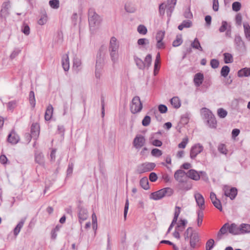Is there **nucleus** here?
Returning <instances> with one entry per match:
<instances>
[{
  "mask_svg": "<svg viewBox=\"0 0 250 250\" xmlns=\"http://www.w3.org/2000/svg\"><path fill=\"white\" fill-rule=\"evenodd\" d=\"M204 75L201 73L196 74L194 78V83L196 86H199L203 83Z\"/></svg>",
  "mask_w": 250,
  "mask_h": 250,
  "instance_id": "obj_23",
  "label": "nucleus"
},
{
  "mask_svg": "<svg viewBox=\"0 0 250 250\" xmlns=\"http://www.w3.org/2000/svg\"><path fill=\"white\" fill-rule=\"evenodd\" d=\"M139 45L145 46L149 43V40L146 38L140 39L137 41Z\"/></svg>",
  "mask_w": 250,
  "mask_h": 250,
  "instance_id": "obj_55",
  "label": "nucleus"
},
{
  "mask_svg": "<svg viewBox=\"0 0 250 250\" xmlns=\"http://www.w3.org/2000/svg\"><path fill=\"white\" fill-rule=\"evenodd\" d=\"M224 194L226 196L229 197L231 200H233L237 194V189L235 188H230L228 186H224L223 188Z\"/></svg>",
  "mask_w": 250,
  "mask_h": 250,
  "instance_id": "obj_7",
  "label": "nucleus"
},
{
  "mask_svg": "<svg viewBox=\"0 0 250 250\" xmlns=\"http://www.w3.org/2000/svg\"><path fill=\"white\" fill-rule=\"evenodd\" d=\"M176 3V0H167V3L165 4L167 14L168 17L171 16Z\"/></svg>",
  "mask_w": 250,
  "mask_h": 250,
  "instance_id": "obj_13",
  "label": "nucleus"
},
{
  "mask_svg": "<svg viewBox=\"0 0 250 250\" xmlns=\"http://www.w3.org/2000/svg\"><path fill=\"white\" fill-rule=\"evenodd\" d=\"M186 176H187V173L182 169L176 170L174 175L175 179L179 183L185 182L184 178Z\"/></svg>",
  "mask_w": 250,
  "mask_h": 250,
  "instance_id": "obj_15",
  "label": "nucleus"
},
{
  "mask_svg": "<svg viewBox=\"0 0 250 250\" xmlns=\"http://www.w3.org/2000/svg\"><path fill=\"white\" fill-rule=\"evenodd\" d=\"M192 25V23L191 21L189 20H185L183 21L182 23L178 26V28L180 30H182L184 28L190 27Z\"/></svg>",
  "mask_w": 250,
  "mask_h": 250,
  "instance_id": "obj_30",
  "label": "nucleus"
},
{
  "mask_svg": "<svg viewBox=\"0 0 250 250\" xmlns=\"http://www.w3.org/2000/svg\"><path fill=\"white\" fill-rule=\"evenodd\" d=\"M234 43L236 45V49L240 51H246V47L245 46V43L240 36H235L234 39Z\"/></svg>",
  "mask_w": 250,
  "mask_h": 250,
  "instance_id": "obj_8",
  "label": "nucleus"
},
{
  "mask_svg": "<svg viewBox=\"0 0 250 250\" xmlns=\"http://www.w3.org/2000/svg\"><path fill=\"white\" fill-rule=\"evenodd\" d=\"M159 111L161 113H165L167 111V108L166 105L164 104H160L158 106Z\"/></svg>",
  "mask_w": 250,
  "mask_h": 250,
  "instance_id": "obj_64",
  "label": "nucleus"
},
{
  "mask_svg": "<svg viewBox=\"0 0 250 250\" xmlns=\"http://www.w3.org/2000/svg\"><path fill=\"white\" fill-rule=\"evenodd\" d=\"M125 9L128 13H134L136 11V8L134 5L131 3L128 2L125 4Z\"/></svg>",
  "mask_w": 250,
  "mask_h": 250,
  "instance_id": "obj_36",
  "label": "nucleus"
},
{
  "mask_svg": "<svg viewBox=\"0 0 250 250\" xmlns=\"http://www.w3.org/2000/svg\"><path fill=\"white\" fill-rule=\"evenodd\" d=\"M143 108V104L139 96L134 97L132 100L130 111L133 114L140 112Z\"/></svg>",
  "mask_w": 250,
  "mask_h": 250,
  "instance_id": "obj_4",
  "label": "nucleus"
},
{
  "mask_svg": "<svg viewBox=\"0 0 250 250\" xmlns=\"http://www.w3.org/2000/svg\"><path fill=\"white\" fill-rule=\"evenodd\" d=\"M35 161L41 165L43 166L44 164V157L42 153L36 155Z\"/></svg>",
  "mask_w": 250,
  "mask_h": 250,
  "instance_id": "obj_40",
  "label": "nucleus"
},
{
  "mask_svg": "<svg viewBox=\"0 0 250 250\" xmlns=\"http://www.w3.org/2000/svg\"><path fill=\"white\" fill-rule=\"evenodd\" d=\"M154 163L146 162L137 166V172L138 173H143L152 170L155 167Z\"/></svg>",
  "mask_w": 250,
  "mask_h": 250,
  "instance_id": "obj_6",
  "label": "nucleus"
},
{
  "mask_svg": "<svg viewBox=\"0 0 250 250\" xmlns=\"http://www.w3.org/2000/svg\"><path fill=\"white\" fill-rule=\"evenodd\" d=\"M150 117L148 115H146L144 117L142 121V125L144 126H147L150 124Z\"/></svg>",
  "mask_w": 250,
  "mask_h": 250,
  "instance_id": "obj_57",
  "label": "nucleus"
},
{
  "mask_svg": "<svg viewBox=\"0 0 250 250\" xmlns=\"http://www.w3.org/2000/svg\"><path fill=\"white\" fill-rule=\"evenodd\" d=\"M203 150V146L199 144L193 146L190 150V157L191 159H194L196 156Z\"/></svg>",
  "mask_w": 250,
  "mask_h": 250,
  "instance_id": "obj_10",
  "label": "nucleus"
},
{
  "mask_svg": "<svg viewBox=\"0 0 250 250\" xmlns=\"http://www.w3.org/2000/svg\"><path fill=\"white\" fill-rule=\"evenodd\" d=\"M137 31L140 34L146 35L147 33V30L145 25L141 24L138 26Z\"/></svg>",
  "mask_w": 250,
  "mask_h": 250,
  "instance_id": "obj_47",
  "label": "nucleus"
},
{
  "mask_svg": "<svg viewBox=\"0 0 250 250\" xmlns=\"http://www.w3.org/2000/svg\"><path fill=\"white\" fill-rule=\"evenodd\" d=\"M29 100L31 105L34 107L36 104V101L35 98V94L33 91H31L29 93Z\"/></svg>",
  "mask_w": 250,
  "mask_h": 250,
  "instance_id": "obj_43",
  "label": "nucleus"
},
{
  "mask_svg": "<svg viewBox=\"0 0 250 250\" xmlns=\"http://www.w3.org/2000/svg\"><path fill=\"white\" fill-rule=\"evenodd\" d=\"M62 65L65 71H68L69 69V59L68 53L62 56Z\"/></svg>",
  "mask_w": 250,
  "mask_h": 250,
  "instance_id": "obj_19",
  "label": "nucleus"
},
{
  "mask_svg": "<svg viewBox=\"0 0 250 250\" xmlns=\"http://www.w3.org/2000/svg\"><path fill=\"white\" fill-rule=\"evenodd\" d=\"M25 220V218L22 219L14 229V234L15 236H17L20 232L21 229L22 228L24 225Z\"/></svg>",
  "mask_w": 250,
  "mask_h": 250,
  "instance_id": "obj_33",
  "label": "nucleus"
},
{
  "mask_svg": "<svg viewBox=\"0 0 250 250\" xmlns=\"http://www.w3.org/2000/svg\"><path fill=\"white\" fill-rule=\"evenodd\" d=\"M210 65L212 67V68L215 69L218 67L219 65V61L216 59H212L210 61Z\"/></svg>",
  "mask_w": 250,
  "mask_h": 250,
  "instance_id": "obj_62",
  "label": "nucleus"
},
{
  "mask_svg": "<svg viewBox=\"0 0 250 250\" xmlns=\"http://www.w3.org/2000/svg\"><path fill=\"white\" fill-rule=\"evenodd\" d=\"M202 210H203L199 209L197 211V215H198L197 219V225L198 227H200L201 225L202 221H203L204 214H203Z\"/></svg>",
  "mask_w": 250,
  "mask_h": 250,
  "instance_id": "obj_38",
  "label": "nucleus"
},
{
  "mask_svg": "<svg viewBox=\"0 0 250 250\" xmlns=\"http://www.w3.org/2000/svg\"><path fill=\"white\" fill-rule=\"evenodd\" d=\"M214 244V241L213 239H209L206 243V250H211Z\"/></svg>",
  "mask_w": 250,
  "mask_h": 250,
  "instance_id": "obj_52",
  "label": "nucleus"
},
{
  "mask_svg": "<svg viewBox=\"0 0 250 250\" xmlns=\"http://www.w3.org/2000/svg\"><path fill=\"white\" fill-rule=\"evenodd\" d=\"M21 31L25 35H28L30 34V28L29 26L27 24L24 23L22 27Z\"/></svg>",
  "mask_w": 250,
  "mask_h": 250,
  "instance_id": "obj_58",
  "label": "nucleus"
},
{
  "mask_svg": "<svg viewBox=\"0 0 250 250\" xmlns=\"http://www.w3.org/2000/svg\"><path fill=\"white\" fill-rule=\"evenodd\" d=\"M173 193V190L170 188H162L156 192L151 193L150 198L154 200H158L165 196H170Z\"/></svg>",
  "mask_w": 250,
  "mask_h": 250,
  "instance_id": "obj_3",
  "label": "nucleus"
},
{
  "mask_svg": "<svg viewBox=\"0 0 250 250\" xmlns=\"http://www.w3.org/2000/svg\"><path fill=\"white\" fill-rule=\"evenodd\" d=\"M240 230L242 233L250 232V225L242 224L240 225Z\"/></svg>",
  "mask_w": 250,
  "mask_h": 250,
  "instance_id": "obj_41",
  "label": "nucleus"
},
{
  "mask_svg": "<svg viewBox=\"0 0 250 250\" xmlns=\"http://www.w3.org/2000/svg\"><path fill=\"white\" fill-rule=\"evenodd\" d=\"M188 142V137H185L183 139L182 141L179 143L178 146L179 148H184L186 147L187 145Z\"/></svg>",
  "mask_w": 250,
  "mask_h": 250,
  "instance_id": "obj_53",
  "label": "nucleus"
},
{
  "mask_svg": "<svg viewBox=\"0 0 250 250\" xmlns=\"http://www.w3.org/2000/svg\"><path fill=\"white\" fill-rule=\"evenodd\" d=\"M217 114L220 118H224L227 116L228 112L223 108H220L217 110Z\"/></svg>",
  "mask_w": 250,
  "mask_h": 250,
  "instance_id": "obj_48",
  "label": "nucleus"
},
{
  "mask_svg": "<svg viewBox=\"0 0 250 250\" xmlns=\"http://www.w3.org/2000/svg\"><path fill=\"white\" fill-rule=\"evenodd\" d=\"M53 112V107L51 104H49L47 107L44 119L46 121H49L51 119Z\"/></svg>",
  "mask_w": 250,
  "mask_h": 250,
  "instance_id": "obj_25",
  "label": "nucleus"
},
{
  "mask_svg": "<svg viewBox=\"0 0 250 250\" xmlns=\"http://www.w3.org/2000/svg\"><path fill=\"white\" fill-rule=\"evenodd\" d=\"M191 46L192 48L198 49L201 51H203V48L201 47L200 42L197 38H195L194 41L191 43Z\"/></svg>",
  "mask_w": 250,
  "mask_h": 250,
  "instance_id": "obj_37",
  "label": "nucleus"
},
{
  "mask_svg": "<svg viewBox=\"0 0 250 250\" xmlns=\"http://www.w3.org/2000/svg\"><path fill=\"white\" fill-rule=\"evenodd\" d=\"M49 5L53 9H58L60 6L59 0H51L49 2Z\"/></svg>",
  "mask_w": 250,
  "mask_h": 250,
  "instance_id": "obj_46",
  "label": "nucleus"
},
{
  "mask_svg": "<svg viewBox=\"0 0 250 250\" xmlns=\"http://www.w3.org/2000/svg\"><path fill=\"white\" fill-rule=\"evenodd\" d=\"M25 220V218L22 219L14 229V234L15 236H17L20 232L21 229L22 228L24 225Z\"/></svg>",
  "mask_w": 250,
  "mask_h": 250,
  "instance_id": "obj_32",
  "label": "nucleus"
},
{
  "mask_svg": "<svg viewBox=\"0 0 250 250\" xmlns=\"http://www.w3.org/2000/svg\"><path fill=\"white\" fill-rule=\"evenodd\" d=\"M25 220V218L22 219L14 229V234L15 236H17L20 232L21 229L22 228L24 225Z\"/></svg>",
  "mask_w": 250,
  "mask_h": 250,
  "instance_id": "obj_31",
  "label": "nucleus"
},
{
  "mask_svg": "<svg viewBox=\"0 0 250 250\" xmlns=\"http://www.w3.org/2000/svg\"><path fill=\"white\" fill-rule=\"evenodd\" d=\"M10 1H6L3 2L2 6V9L0 13V18L1 19H5L8 15V9L10 8Z\"/></svg>",
  "mask_w": 250,
  "mask_h": 250,
  "instance_id": "obj_16",
  "label": "nucleus"
},
{
  "mask_svg": "<svg viewBox=\"0 0 250 250\" xmlns=\"http://www.w3.org/2000/svg\"><path fill=\"white\" fill-rule=\"evenodd\" d=\"M229 231L233 235H237L240 233V228H238L235 224H231L228 228Z\"/></svg>",
  "mask_w": 250,
  "mask_h": 250,
  "instance_id": "obj_26",
  "label": "nucleus"
},
{
  "mask_svg": "<svg viewBox=\"0 0 250 250\" xmlns=\"http://www.w3.org/2000/svg\"><path fill=\"white\" fill-rule=\"evenodd\" d=\"M82 62L80 59L75 57L73 62V69L77 73L81 70Z\"/></svg>",
  "mask_w": 250,
  "mask_h": 250,
  "instance_id": "obj_21",
  "label": "nucleus"
},
{
  "mask_svg": "<svg viewBox=\"0 0 250 250\" xmlns=\"http://www.w3.org/2000/svg\"><path fill=\"white\" fill-rule=\"evenodd\" d=\"M102 47L99 49L97 54L96 66L99 68H103L104 64V55L102 53Z\"/></svg>",
  "mask_w": 250,
  "mask_h": 250,
  "instance_id": "obj_12",
  "label": "nucleus"
},
{
  "mask_svg": "<svg viewBox=\"0 0 250 250\" xmlns=\"http://www.w3.org/2000/svg\"><path fill=\"white\" fill-rule=\"evenodd\" d=\"M17 106V103L15 101L9 102L7 104V108L8 110H13Z\"/></svg>",
  "mask_w": 250,
  "mask_h": 250,
  "instance_id": "obj_61",
  "label": "nucleus"
},
{
  "mask_svg": "<svg viewBox=\"0 0 250 250\" xmlns=\"http://www.w3.org/2000/svg\"><path fill=\"white\" fill-rule=\"evenodd\" d=\"M151 153L153 156L156 157H159L163 154L162 151L158 148H153L151 150Z\"/></svg>",
  "mask_w": 250,
  "mask_h": 250,
  "instance_id": "obj_51",
  "label": "nucleus"
},
{
  "mask_svg": "<svg viewBox=\"0 0 250 250\" xmlns=\"http://www.w3.org/2000/svg\"><path fill=\"white\" fill-rule=\"evenodd\" d=\"M88 18L90 29L99 28L103 21L102 17L98 15L95 10L92 8L88 10Z\"/></svg>",
  "mask_w": 250,
  "mask_h": 250,
  "instance_id": "obj_1",
  "label": "nucleus"
},
{
  "mask_svg": "<svg viewBox=\"0 0 250 250\" xmlns=\"http://www.w3.org/2000/svg\"><path fill=\"white\" fill-rule=\"evenodd\" d=\"M119 48V43L117 39L115 37H111L109 42L108 51L111 60L113 63L116 62L118 60Z\"/></svg>",
  "mask_w": 250,
  "mask_h": 250,
  "instance_id": "obj_2",
  "label": "nucleus"
},
{
  "mask_svg": "<svg viewBox=\"0 0 250 250\" xmlns=\"http://www.w3.org/2000/svg\"><path fill=\"white\" fill-rule=\"evenodd\" d=\"M218 151L224 154H226L227 153V149L226 147V146L224 144H220L219 145L218 147Z\"/></svg>",
  "mask_w": 250,
  "mask_h": 250,
  "instance_id": "obj_60",
  "label": "nucleus"
},
{
  "mask_svg": "<svg viewBox=\"0 0 250 250\" xmlns=\"http://www.w3.org/2000/svg\"><path fill=\"white\" fill-rule=\"evenodd\" d=\"M194 197L200 209L203 210L205 208V200L203 196L200 193L196 192L194 194Z\"/></svg>",
  "mask_w": 250,
  "mask_h": 250,
  "instance_id": "obj_14",
  "label": "nucleus"
},
{
  "mask_svg": "<svg viewBox=\"0 0 250 250\" xmlns=\"http://www.w3.org/2000/svg\"><path fill=\"white\" fill-rule=\"evenodd\" d=\"M170 104L175 108H179L181 105V101L178 97H174L170 100Z\"/></svg>",
  "mask_w": 250,
  "mask_h": 250,
  "instance_id": "obj_28",
  "label": "nucleus"
},
{
  "mask_svg": "<svg viewBox=\"0 0 250 250\" xmlns=\"http://www.w3.org/2000/svg\"><path fill=\"white\" fill-rule=\"evenodd\" d=\"M47 21V17L46 14L42 15L41 18L39 20L38 23L39 24L42 25L46 23Z\"/></svg>",
  "mask_w": 250,
  "mask_h": 250,
  "instance_id": "obj_49",
  "label": "nucleus"
},
{
  "mask_svg": "<svg viewBox=\"0 0 250 250\" xmlns=\"http://www.w3.org/2000/svg\"><path fill=\"white\" fill-rule=\"evenodd\" d=\"M128 208H129V201H128V198H126L125 200V208H124V217L125 220H126V215H127V211L128 210Z\"/></svg>",
  "mask_w": 250,
  "mask_h": 250,
  "instance_id": "obj_59",
  "label": "nucleus"
},
{
  "mask_svg": "<svg viewBox=\"0 0 250 250\" xmlns=\"http://www.w3.org/2000/svg\"><path fill=\"white\" fill-rule=\"evenodd\" d=\"M244 33L246 38L250 41V26L248 23L243 24Z\"/></svg>",
  "mask_w": 250,
  "mask_h": 250,
  "instance_id": "obj_35",
  "label": "nucleus"
},
{
  "mask_svg": "<svg viewBox=\"0 0 250 250\" xmlns=\"http://www.w3.org/2000/svg\"><path fill=\"white\" fill-rule=\"evenodd\" d=\"M223 55L224 56V62L226 63H231L233 62V57L231 54L225 53Z\"/></svg>",
  "mask_w": 250,
  "mask_h": 250,
  "instance_id": "obj_42",
  "label": "nucleus"
},
{
  "mask_svg": "<svg viewBox=\"0 0 250 250\" xmlns=\"http://www.w3.org/2000/svg\"><path fill=\"white\" fill-rule=\"evenodd\" d=\"M214 206L219 209L220 211H222V206L220 201L218 199L216 201L213 202L212 203Z\"/></svg>",
  "mask_w": 250,
  "mask_h": 250,
  "instance_id": "obj_63",
  "label": "nucleus"
},
{
  "mask_svg": "<svg viewBox=\"0 0 250 250\" xmlns=\"http://www.w3.org/2000/svg\"><path fill=\"white\" fill-rule=\"evenodd\" d=\"M187 176L195 181H198L200 179L199 173L194 169L189 170L187 173Z\"/></svg>",
  "mask_w": 250,
  "mask_h": 250,
  "instance_id": "obj_20",
  "label": "nucleus"
},
{
  "mask_svg": "<svg viewBox=\"0 0 250 250\" xmlns=\"http://www.w3.org/2000/svg\"><path fill=\"white\" fill-rule=\"evenodd\" d=\"M140 185L145 190H147L149 189V182L146 177H144L140 180Z\"/></svg>",
  "mask_w": 250,
  "mask_h": 250,
  "instance_id": "obj_29",
  "label": "nucleus"
},
{
  "mask_svg": "<svg viewBox=\"0 0 250 250\" xmlns=\"http://www.w3.org/2000/svg\"><path fill=\"white\" fill-rule=\"evenodd\" d=\"M189 238L190 247L192 248H194L196 243L199 241V240L198 234L197 232H194L193 233L191 234Z\"/></svg>",
  "mask_w": 250,
  "mask_h": 250,
  "instance_id": "obj_22",
  "label": "nucleus"
},
{
  "mask_svg": "<svg viewBox=\"0 0 250 250\" xmlns=\"http://www.w3.org/2000/svg\"><path fill=\"white\" fill-rule=\"evenodd\" d=\"M238 76L239 77L250 76V68L245 67L239 70Z\"/></svg>",
  "mask_w": 250,
  "mask_h": 250,
  "instance_id": "obj_27",
  "label": "nucleus"
},
{
  "mask_svg": "<svg viewBox=\"0 0 250 250\" xmlns=\"http://www.w3.org/2000/svg\"><path fill=\"white\" fill-rule=\"evenodd\" d=\"M183 42L181 35H177L176 39L173 42L172 45L174 47H177L180 45Z\"/></svg>",
  "mask_w": 250,
  "mask_h": 250,
  "instance_id": "obj_39",
  "label": "nucleus"
},
{
  "mask_svg": "<svg viewBox=\"0 0 250 250\" xmlns=\"http://www.w3.org/2000/svg\"><path fill=\"white\" fill-rule=\"evenodd\" d=\"M230 71L229 67L227 65L224 66L221 70V76L224 77H226Z\"/></svg>",
  "mask_w": 250,
  "mask_h": 250,
  "instance_id": "obj_45",
  "label": "nucleus"
},
{
  "mask_svg": "<svg viewBox=\"0 0 250 250\" xmlns=\"http://www.w3.org/2000/svg\"><path fill=\"white\" fill-rule=\"evenodd\" d=\"M203 109L206 110L205 113H204V116L209 127L213 128H216L217 125V121L214 115L210 110L207 109V108H203Z\"/></svg>",
  "mask_w": 250,
  "mask_h": 250,
  "instance_id": "obj_5",
  "label": "nucleus"
},
{
  "mask_svg": "<svg viewBox=\"0 0 250 250\" xmlns=\"http://www.w3.org/2000/svg\"><path fill=\"white\" fill-rule=\"evenodd\" d=\"M145 143L146 139L144 136L137 135L134 139L133 144L136 149H140L145 145Z\"/></svg>",
  "mask_w": 250,
  "mask_h": 250,
  "instance_id": "obj_9",
  "label": "nucleus"
},
{
  "mask_svg": "<svg viewBox=\"0 0 250 250\" xmlns=\"http://www.w3.org/2000/svg\"><path fill=\"white\" fill-rule=\"evenodd\" d=\"M7 141L9 143L15 145L20 141V137L14 131H12L8 136Z\"/></svg>",
  "mask_w": 250,
  "mask_h": 250,
  "instance_id": "obj_18",
  "label": "nucleus"
},
{
  "mask_svg": "<svg viewBox=\"0 0 250 250\" xmlns=\"http://www.w3.org/2000/svg\"><path fill=\"white\" fill-rule=\"evenodd\" d=\"M228 224L226 223L224 224L223 227L220 229V230L217 233V238L218 240H220L222 238L223 234H225L227 231V226Z\"/></svg>",
  "mask_w": 250,
  "mask_h": 250,
  "instance_id": "obj_34",
  "label": "nucleus"
},
{
  "mask_svg": "<svg viewBox=\"0 0 250 250\" xmlns=\"http://www.w3.org/2000/svg\"><path fill=\"white\" fill-rule=\"evenodd\" d=\"M88 216L87 209L82 207H79L78 217L81 224L82 222L86 220Z\"/></svg>",
  "mask_w": 250,
  "mask_h": 250,
  "instance_id": "obj_11",
  "label": "nucleus"
},
{
  "mask_svg": "<svg viewBox=\"0 0 250 250\" xmlns=\"http://www.w3.org/2000/svg\"><path fill=\"white\" fill-rule=\"evenodd\" d=\"M165 32L162 31H158L156 36V40L157 41H162L164 36H165Z\"/></svg>",
  "mask_w": 250,
  "mask_h": 250,
  "instance_id": "obj_56",
  "label": "nucleus"
},
{
  "mask_svg": "<svg viewBox=\"0 0 250 250\" xmlns=\"http://www.w3.org/2000/svg\"><path fill=\"white\" fill-rule=\"evenodd\" d=\"M133 58L136 65L139 69L144 70L146 68V64L142 59L136 56H134Z\"/></svg>",
  "mask_w": 250,
  "mask_h": 250,
  "instance_id": "obj_24",
  "label": "nucleus"
},
{
  "mask_svg": "<svg viewBox=\"0 0 250 250\" xmlns=\"http://www.w3.org/2000/svg\"><path fill=\"white\" fill-rule=\"evenodd\" d=\"M146 64V67L147 69L150 66L152 62V56L151 54L146 55L144 61Z\"/></svg>",
  "mask_w": 250,
  "mask_h": 250,
  "instance_id": "obj_44",
  "label": "nucleus"
},
{
  "mask_svg": "<svg viewBox=\"0 0 250 250\" xmlns=\"http://www.w3.org/2000/svg\"><path fill=\"white\" fill-rule=\"evenodd\" d=\"M229 26L227 21H223L222 22V25L219 29V31L220 32H224L229 28Z\"/></svg>",
  "mask_w": 250,
  "mask_h": 250,
  "instance_id": "obj_50",
  "label": "nucleus"
},
{
  "mask_svg": "<svg viewBox=\"0 0 250 250\" xmlns=\"http://www.w3.org/2000/svg\"><path fill=\"white\" fill-rule=\"evenodd\" d=\"M40 133V126L37 123L33 124L31 127V134L34 139L36 140Z\"/></svg>",
  "mask_w": 250,
  "mask_h": 250,
  "instance_id": "obj_17",
  "label": "nucleus"
},
{
  "mask_svg": "<svg viewBox=\"0 0 250 250\" xmlns=\"http://www.w3.org/2000/svg\"><path fill=\"white\" fill-rule=\"evenodd\" d=\"M241 7V4L238 1L234 2L232 5V10L235 12L239 11Z\"/></svg>",
  "mask_w": 250,
  "mask_h": 250,
  "instance_id": "obj_54",
  "label": "nucleus"
}]
</instances>
